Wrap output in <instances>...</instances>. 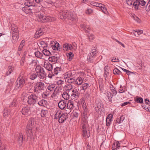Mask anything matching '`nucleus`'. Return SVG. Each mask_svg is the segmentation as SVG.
Returning <instances> with one entry per match:
<instances>
[{"label":"nucleus","instance_id":"f257e3e1","mask_svg":"<svg viewBox=\"0 0 150 150\" xmlns=\"http://www.w3.org/2000/svg\"><path fill=\"white\" fill-rule=\"evenodd\" d=\"M88 115V110L85 107V109H84L83 113L82 114L81 126L82 135L83 137L86 138H88L90 135L89 131H88V126L87 121Z\"/></svg>","mask_w":150,"mask_h":150},{"label":"nucleus","instance_id":"f03ea898","mask_svg":"<svg viewBox=\"0 0 150 150\" xmlns=\"http://www.w3.org/2000/svg\"><path fill=\"white\" fill-rule=\"evenodd\" d=\"M59 15V17L62 20L67 18L74 21L76 19V14L75 13L71 12L67 10H65L60 12Z\"/></svg>","mask_w":150,"mask_h":150},{"label":"nucleus","instance_id":"7ed1b4c3","mask_svg":"<svg viewBox=\"0 0 150 150\" xmlns=\"http://www.w3.org/2000/svg\"><path fill=\"white\" fill-rule=\"evenodd\" d=\"M69 113L67 112L62 113L61 111H57L54 115V119H58L59 122V123H63L68 118Z\"/></svg>","mask_w":150,"mask_h":150},{"label":"nucleus","instance_id":"20e7f679","mask_svg":"<svg viewBox=\"0 0 150 150\" xmlns=\"http://www.w3.org/2000/svg\"><path fill=\"white\" fill-rule=\"evenodd\" d=\"M25 83L24 78L22 75H20L18 78L15 83V89L17 90L21 88Z\"/></svg>","mask_w":150,"mask_h":150},{"label":"nucleus","instance_id":"39448f33","mask_svg":"<svg viewBox=\"0 0 150 150\" xmlns=\"http://www.w3.org/2000/svg\"><path fill=\"white\" fill-rule=\"evenodd\" d=\"M96 103V104L94 106L95 111L99 114H101L104 110L102 102L101 101L97 100Z\"/></svg>","mask_w":150,"mask_h":150},{"label":"nucleus","instance_id":"423d86ee","mask_svg":"<svg viewBox=\"0 0 150 150\" xmlns=\"http://www.w3.org/2000/svg\"><path fill=\"white\" fill-rule=\"evenodd\" d=\"M39 98L35 94H31L28 97L27 103L29 105H34L38 101Z\"/></svg>","mask_w":150,"mask_h":150},{"label":"nucleus","instance_id":"0eeeda50","mask_svg":"<svg viewBox=\"0 0 150 150\" xmlns=\"http://www.w3.org/2000/svg\"><path fill=\"white\" fill-rule=\"evenodd\" d=\"M45 84L42 82H40L36 83L34 87V91L37 93H40L41 90H43Z\"/></svg>","mask_w":150,"mask_h":150},{"label":"nucleus","instance_id":"6e6552de","mask_svg":"<svg viewBox=\"0 0 150 150\" xmlns=\"http://www.w3.org/2000/svg\"><path fill=\"white\" fill-rule=\"evenodd\" d=\"M38 21L42 23L51 22L52 21V19L51 17L44 16L42 14H38Z\"/></svg>","mask_w":150,"mask_h":150},{"label":"nucleus","instance_id":"1a4fd4ad","mask_svg":"<svg viewBox=\"0 0 150 150\" xmlns=\"http://www.w3.org/2000/svg\"><path fill=\"white\" fill-rule=\"evenodd\" d=\"M146 4V2L144 0H136L134 1L133 6L135 9H138L139 6H144Z\"/></svg>","mask_w":150,"mask_h":150},{"label":"nucleus","instance_id":"9d476101","mask_svg":"<svg viewBox=\"0 0 150 150\" xmlns=\"http://www.w3.org/2000/svg\"><path fill=\"white\" fill-rule=\"evenodd\" d=\"M21 112L23 115L26 116H29L31 114L30 108L28 107L23 108L21 111Z\"/></svg>","mask_w":150,"mask_h":150},{"label":"nucleus","instance_id":"9b49d317","mask_svg":"<svg viewBox=\"0 0 150 150\" xmlns=\"http://www.w3.org/2000/svg\"><path fill=\"white\" fill-rule=\"evenodd\" d=\"M37 74L39 78L41 79V80H45L46 78V74L44 70Z\"/></svg>","mask_w":150,"mask_h":150},{"label":"nucleus","instance_id":"f8f14e48","mask_svg":"<svg viewBox=\"0 0 150 150\" xmlns=\"http://www.w3.org/2000/svg\"><path fill=\"white\" fill-rule=\"evenodd\" d=\"M79 96V94L78 91L76 89H74L72 90V93L71 94V97L73 99L77 98Z\"/></svg>","mask_w":150,"mask_h":150},{"label":"nucleus","instance_id":"ddd939ff","mask_svg":"<svg viewBox=\"0 0 150 150\" xmlns=\"http://www.w3.org/2000/svg\"><path fill=\"white\" fill-rule=\"evenodd\" d=\"M44 67L47 70L49 71H51L53 69V65L47 62H45Z\"/></svg>","mask_w":150,"mask_h":150},{"label":"nucleus","instance_id":"4468645a","mask_svg":"<svg viewBox=\"0 0 150 150\" xmlns=\"http://www.w3.org/2000/svg\"><path fill=\"white\" fill-rule=\"evenodd\" d=\"M67 103L64 100H62L58 103V106L61 110L64 109L67 106Z\"/></svg>","mask_w":150,"mask_h":150},{"label":"nucleus","instance_id":"2eb2a0df","mask_svg":"<svg viewBox=\"0 0 150 150\" xmlns=\"http://www.w3.org/2000/svg\"><path fill=\"white\" fill-rule=\"evenodd\" d=\"M80 27L81 29L86 33H89L91 30V28L88 25H86L83 24H81L80 25Z\"/></svg>","mask_w":150,"mask_h":150},{"label":"nucleus","instance_id":"dca6fc26","mask_svg":"<svg viewBox=\"0 0 150 150\" xmlns=\"http://www.w3.org/2000/svg\"><path fill=\"white\" fill-rule=\"evenodd\" d=\"M34 120L33 118H30L29 121L26 128L33 129L34 126Z\"/></svg>","mask_w":150,"mask_h":150},{"label":"nucleus","instance_id":"f3484780","mask_svg":"<svg viewBox=\"0 0 150 150\" xmlns=\"http://www.w3.org/2000/svg\"><path fill=\"white\" fill-rule=\"evenodd\" d=\"M37 103L38 104L40 107H45L47 105V101L44 99H41L40 100H38V101Z\"/></svg>","mask_w":150,"mask_h":150},{"label":"nucleus","instance_id":"a211bd4d","mask_svg":"<svg viewBox=\"0 0 150 150\" xmlns=\"http://www.w3.org/2000/svg\"><path fill=\"white\" fill-rule=\"evenodd\" d=\"M113 115L112 114H109L106 119V125L107 126H109L112 121Z\"/></svg>","mask_w":150,"mask_h":150},{"label":"nucleus","instance_id":"6ab92c4d","mask_svg":"<svg viewBox=\"0 0 150 150\" xmlns=\"http://www.w3.org/2000/svg\"><path fill=\"white\" fill-rule=\"evenodd\" d=\"M63 48L64 51H66L71 50L73 49V47L71 44L66 43L64 44Z\"/></svg>","mask_w":150,"mask_h":150},{"label":"nucleus","instance_id":"aec40b11","mask_svg":"<svg viewBox=\"0 0 150 150\" xmlns=\"http://www.w3.org/2000/svg\"><path fill=\"white\" fill-rule=\"evenodd\" d=\"M48 60L50 62H53L55 63L59 61V57L56 56L50 57L48 58Z\"/></svg>","mask_w":150,"mask_h":150},{"label":"nucleus","instance_id":"412c9836","mask_svg":"<svg viewBox=\"0 0 150 150\" xmlns=\"http://www.w3.org/2000/svg\"><path fill=\"white\" fill-rule=\"evenodd\" d=\"M11 29L12 30V34H19L18 31L17 29V27L14 24L11 25Z\"/></svg>","mask_w":150,"mask_h":150},{"label":"nucleus","instance_id":"4be33fe9","mask_svg":"<svg viewBox=\"0 0 150 150\" xmlns=\"http://www.w3.org/2000/svg\"><path fill=\"white\" fill-rule=\"evenodd\" d=\"M19 37V34H12L11 41L13 43H16Z\"/></svg>","mask_w":150,"mask_h":150},{"label":"nucleus","instance_id":"5701e85b","mask_svg":"<svg viewBox=\"0 0 150 150\" xmlns=\"http://www.w3.org/2000/svg\"><path fill=\"white\" fill-rule=\"evenodd\" d=\"M61 71V68L57 67L54 69L52 72L54 75H57L60 73Z\"/></svg>","mask_w":150,"mask_h":150},{"label":"nucleus","instance_id":"b1692460","mask_svg":"<svg viewBox=\"0 0 150 150\" xmlns=\"http://www.w3.org/2000/svg\"><path fill=\"white\" fill-rule=\"evenodd\" d=\"M23 138L22 134L21 133L19 134L18 138V143L19 146H21L22 144Z\"/></svg>","mask_w":150,"mask_h":150},{"label":"nucleus","instance_id":"393cba45","mask_svg":"<svg viewBox=\"0 0 150 150\" xmlns=\"http://www.w3.org/2000/svg\"><path fill=\"white\" fill-rule=\"evenodd\" d=\"M89 86V84L88 83H84L79 88H78L79 91H81V90H85L87 89V88Z\"/></svg>","mask_w":150,"mask_h":150},{"label":"nucleus","instance_id":"a878e982","mask_svg":"<svg viewBox=\"0 0 150 150\" xmlns=\"http://www.w3.org/2000/svg\"><path fill=\"white\" fill-rule=\"evenodd\" d=\"M66 106L67 109L69 110L72 109L74 107L73 101L71 100L69 101Z\"/></svg>","mask_w":150,"mask_h":150},{"label":"nucleus","instance_id":"bb28decb","mask_svg":"<svg viewBox=\"0 0 150 150\" xmlns=\"http://www.w3.org/2000/svg\"><path fill=\"white\" fill-rule=\"evenodd\" d=\"M96 55L92 53H89L87 57V61L88 62H92L93 60Z\"/></svg>","mask_w":150,"mask_h":150},{"label":"nucleus","instance_id":"cd10ccee","mask_svg":"<svg viewBox=\"0 0 150 150\" xmlns=\"http://www.w3.org/2000/svg\"><path fill=\"white\" fill-rule=\"evenodd\" d=\"M32 129L26 128V131L28 137H31L33 135V133L32 131Z\"/></svg>","mask_w":150,"mask_h":150},{"label":"nucleus","instance_id":"c85d7f7f","mask_svg":"<svg viewBox=\"0 0 150 150\" xmlns=\"http://www.w3.org/2000/svg\"><path fill=\"white\" fill-rule=\"evenodd\" d=\"M29 9L30 13H33L37 12V11L36 7L35 4L34 5H33L29 7Z\"/></svg>","mask_w":150,"mask_h":150},{"label":"nucleus","instance_id":"c756f323","mask_svg":"<svg viewBox=\"0 0 150 150\" xmlns=\"http://www.w3.org/2000/svg\"><path fill=\"white\" fill-rule=\"evenodd\" d=\"M83 79L81 77H79L75 80V83L78 85H81L83 82Z\"/></svg>","mask_w":150,"mask_h":150},{"label":"nucleus","instance_id":"7c9ffc66","mask_svg":"<svg viewBox=\"0 0 150 150\" xmlns=\"http://www.w3.org/2000/svg\"><path fill=\"white\" fill-rule=\"evenodd\" d=\"M106 95L108 98V100L112 102V98L113 96V95L110 92L108 91L105 93Z\"/></svg>","mask_w":150,"mask_h":150},{"label":"nucleus","instance_id":"2f4dec72","mask_svg":"<svg viewBox=\"0 0 150 150\" xmlns=\"http://www.w3.org/2000/svg\"><path fill=\"white\" fill-rule=\"evenodd\" d=\"M35 54L36 57L42 59L43 57L42 53L39 51H37L35 52Z\"/></svg>","mask_w":150,"mask_h":150},{"label":"nucleus","instance_id":"473e14b6","mask_svg":"<svg viewBox=\"0 0 150 150\" xmlns=\"http://www.w3.org/2000/svg\"><path fill=\"white\" fill-rule=\"evenodd\" d=\"M39 46L43 48L47 46V44L44 41H40L39 42Z\"/></svg>","mask_w":150,"mask_h":150},{"label":"nucleus","instance_id":"72a5a7b5","mask_svg":"<svg viewBox=\"0 0 150 150\" xmlns=\"http://www.w3.org/2000/svg\"><path fill=\"white\" fill-rule=\"evenodd\" d=\"M35 4L31 0H28L26 1L25 3L24 4L25 6L28 7L29 8L30 6H32L33 5H34Z\"/></svg>","mask_w":150,"mask_h":150},{"label":"nucleus","instance_id":"f704fd0d","mask_svg":"<svg viewBox=\"0 0 150 150\" xmlns=\"http://www.w3.org/2000/svg\"><path fill=\"white\" fill-rule=\"evenodd\" d=\"M22 10L26 14L30 13L29 8L26 6L22 8Z\"/></svg>","mask_w":150,"mask_h":150},{"label":"nucleus","instance_id":"c9c22d12","mask_svg":"<svg viewBox=\"0 0 150 150\" xmlns=\"http://www.w3.org/2000/svg\"><path fill=\"white\" fill-rule=\"evenodd\" d=\"M73 76L72 73L71 71H69L66 73L64 76V78L65 79L69 78Z\"/></svg>","mask_w":150,"mask_h":150},{"label":"nucleus","instance_id":"e433bc0d","mask_svg":"<svg viewBox=\"0 0 150 150\" xmlns=\"http://www.w3.org/2000/svg\"><path fill=\"white\" fill-rule=\"evenodd\" d=\"M135 101L137 103H142L143 102V99L141 97L137 96L135 99Z\"/></svg>","mask_w":150,"mask_h":150},{"label":"nucleus","instance_id":"4c0bfd02","mask_svg":"<svg viewBox=\"0 0 150 150\" xmlns=\"http://www.w3.org/2000/svg\"><path fill=\"white\" fill-rule=\"evenodd\" d=\"M65 90L66 91H69L72 88V86L71 84H67L64 87Z\"/></svg>","mask_w":150,"mask_h":150},{"label":"nucleus","instance_id":"58836bf2","mask_svg":"<svg viewBox=\"0 0 150 150\" xmlns=\"http://www.w3.org/2000/svg\"><path fill=\"white\" fill-rule=\"evenodd\" d=\"M113 72L115 75H122L121 72L117 68L114 69Z\"/></svg>","mask_w":150,"mask_h":150},{"label":"nucleus","instance_id":"ea45409f","mask_svg":"<svg viewBox=\"0 0 150 150\" xmlns=\"http://www.w3.org/2000/svg\"><path fill=\"white\" fill-rule=\"evenodd\" d=\"M44 70V69L43 68H42L40 66H37L35 68V71L37 74L40 72V71H42Z\"/></svg>","mask_w":150,"mask_h":150},{"label":"nucleus","instance_id":"a19ab883","mask_svg":"<svg viewBox=\"0 0 150 150\" xmlns=\"http://www.w3.org/2000/svg\"><path fill=\"white\" fill-rule=\"evenodd\" d=\"M62 97L64 99L68 100L69 97V95L66 92H64L62 94Z\"/></svg>","mask_w":150,"mask_h":150},{"label":"nucleus","instance_id":"79ce46f5","mask_svg":"<svg viewBox=\"0 0 150 150\" xmlns=\"http://www.w3.org/2000/svg\"><path fill=\"white\" fill-rule=\"evenodd\" d=\"M91 4L94 6L100 7L101 5L103 6V4L100 3H97L96 2L91 1Z\"/></svg>","mask_w":150,"mask_h":150},{"label":"nucleus","instance_id":"37998d69","mask_svg":"<svg viewBox=\"0 0 150 150\" xmlns=\"http://www.w3.org/2000/svg\"><path fill=\"white\" fill-rule=\"evenodd\" d=\"M13 69V68L11 66H8L7 69V71L6 72V75L7 76L9 75L11 73Z\"/></svg>","mask_w":150,"mask_h":150},{"label":"nucleus","instance_id":"c03bdc74","mask_svg":"<svg viewBox=\"0 0 150 150\" xmlns=\"http://www.w3.org/2000/svg\"><path fill=\"white\" fill-rule=\"evenodd\" d=\"M42 53L43 54L45 55L49 56L51 54V53L50 52L46 49H44L42 50Z\"/></svg>","mask_w":150,"mask_h":150},{"label":"nucleus","instance_id":"a18cd8bd","mask_svg":"<svg viewBox=\"0 0 150 150\" xmlns=\"http://www.w3.org/2000/svg\"><path fill=\"white\" fill-rule=\"evenodd\" d=\"M37 74L35 73L31 74L30 76V79L32 80H34L37 77Z\"/></svg>","mask_w":150,"mask_h":150},{"label":"nucleus","instance_id":"49530a36","mask_svg":"<svg viewBox=\"0 0 150 150\" xmlns=\"http://www.w3.org/2000/svg\"><path fill=\"white\" fill-rule=\"evenodd\" d=\"M47 113L48 112L47 110H42L40 113L41 117H44L46 116Z\"/></svg>","mask_w":150,"mask_h":150},{"label":"nucleus","instance_id":"de8ad7c7","mask_svg":"<svg viewBox=\"0 0 150 150\" xmlns=\"http://www.w3.org/2000/svg\"><path fill=\"white\" fill-rule=\"evenodd\" d=\"M55 86L54 84H51L48 86L47 89L50 91H53L55 88Z\"/></svg>","mask_w":150,"mask_h":150},{"label":"nucleus","instance_id":"09e8293b","mask_svg":"<svg viewBox=\"0 0 150 150\" xmlns=\"http://www.w3.org/2000/svg\"><path fill=\"white\" fill-rule=\"evenodd\" d=\"M67 56L68 57V59L69 60H71L73 57V54L71 52H69L67 54Z\"/></svg>","mask_w":150,"mask_h":150},{"label":"nucleus","instance_id":"8fccbe9b","mask_svg":"<svg viewBox=\"0 0 150 150\" xmlns=\"http://www.w3.org/2000/svg\"><path fill=\"white\" fill-rule=\"evenodd\" d=\"M10 111L7 108H5L4 110L3 115L4 117H6L9 113Z\"/></svg>","mask_w":150,"mask_h":150},{"label":"nucleus","instance_id":"3c124183","mask_svg":"<svg viewBox=\"0 0 150 150\" xmlns=\"http://www.w3.org/2000/svg\"><path fill=\"white\" fill-rule=\"evenodd\" d=\"M56 42V44L54 45V47L52 48L54 50H58L59 44L57 42Z\"/></svg>","mask_w":150,"mask_h":150},{"label":"nucleus","instance_id":"603ef678","mask_svg":"<svg viewBox=\"0 0 150 150\" xmlns=\"http://www.w3.org/2000/svg\"><path fill=\"white\" fill-rule=\"evenodd\" d=\"M49 93L47 92H44L42 93V98H47L49 96Z\"/></svg>","mask_w":150,"mask_h":150},{"label":"nucleus","instance_id":"864d4df0","mask_svg":"<svg viewBox=\"0 0 150 150\" xmlns=\"http://www.w3.org/2000/svg\"><path fill=\"white\" fill-rule=\"evenodd\" d=\"M101 9L102 11L104 13H106L107 11L106 8L105 7V6L103 4V6L101 5L99 7Z\"/></svg>","mask_w":150,"mask_h":150},{"label":"nucleus","instance_id":"5fc2aeb1","mask_svg":"<svg viewBox=\"0 0 150 150\" xmlns=\"http://www.w3.org/2000/svg\"><path fill=\"white\" fill-rule=\"evenodd\" d=\"M64 80L60 79L58 80L57 81L56 83L57 85L61 86L64 83Z\"/></svg>","mask_w":150,"mask_h":150},{"label":"nucleus","instance_id":"6e6d98bb","mask_svg":"<svg viewBox=\"0 0 150 150\" xmlns=\"http://www.w3.org/2000/svg\"><path fill=\"white\" fill-rule=\"evenodd\" d=\"M16 102L17 99L16 98L14 99L11 103L10 106L11 107L16 106Z\"/></svg>","mask_w":150,"mask_h":150},{"label":"nucleus","instance_id":"4d7b16f0","mask_svg":"<svg viewBox=\"0 0 150 150\" xmlns=\"http://www.w3.org/2000/svg\"><path fill=\"white\" fill-rule=\"evenodd\" d=\"M67 81L68 83H71L75 82V79L73 78H69L67 80Z\"/></svg>","mask_w":150,"mask_h":150},{"label":"nucleus","instance_id":"13d9d810","mask_svg":"<svg viewBox=\"0 0 150 150\" xmlns=\"http://www.w3.org/2000/svg\"><path fill=\"white\" fill-rule=\"evenodd\" d=\"M133 0H126V2L127 4L129 6H130L133 5V3L134 2L133 1Z\"/></svg>","mask_w":150,"mask_h":150},{"label":"nucleus","instance_id":"bf43d9fd","mask_svg":"<svg viewBox=\"0 0 150 150\" xmlns=\"http://www.w3.org/2000/svg\"><path fill=\"white\" fill-rule=\"evenodd\" d=\"M146 10L147 12L150 11V3L149 2H148L146 6Z\"/></svg>","mask_w":150,"mask_h":150},{"label":"nucleus","instance_id":"052dcab7","mask_svg":"<svg viewBox=\"0 0 150 150\" xmlns=\"http://www.w3.org/2000/svg\"><path fill=\"white\" fill-rule=\"evenodd\" d=\"M40 34L39 31L37 30L35 35L34 37L36 38H38L40 36L42 35H40Z\"/></svg>","mask_w":150,"mask_h":150},{"label":"nucleus","instance_id":"680f3d73","mask_svg":"<svg viewBox=\"0 0 150 150\" xmlns=\"http://www.w3.org/2000/svg\"><path fill=\"white\" fill-rule=\"evenodd\" d=\"M88 39L90 41L92 40L94 38V36L93 35L90 34L88 35Z\"/></svg>","mask_w":150,"mask_h":150},{"label":"nucleus","instance_id":"e2e57ef3","mask_svg":"<svg viewBox=\"0 0 150 150\" xmlns=\"http://www.w3.org/2000/svg\"><path fill=\"white\" fill-rule=\"evenodd\" d=\"M93 10L91 9H88L86 11V13L90 15L93 12Z\"/></svg>","mask_w":150,"mask_h":150},{"label":"nucleus","instance_id":"0e129e2a","mask_svg":"<svg viewBox=\"0 0 150 150\" xmlns=\"http://www.w3.org/2000/svg\"><path fill=\"white\" fill-rule=\"evenodd\" d=\"M96 49L95 47H94L93 48V49H92L91 50V52L90 53H92V54L96 55Z\"/></svg>","mask_w":150,"mask_h":150},{"label":"nucleus","instance_id":"69168bd1","mask_svg":"<svg viewBox=\"0 0 150 150\" xmlns=\"http://www.w3.org/2000/svg\"><path fill=\"white\" fill-rule=\"evenodd\" d=\"M114 143L115 144L116 148L117 149V150L118 148L120 147V143L118 142H115Z\"/></svg>","mask_w":150,"mask_h":150},{"label":"nucleus","instance_id":"338daca9","mask_svg":"<svg viewBox=\"0 0 150 150\" xmlns=\"http://www.w3.org/2000/svg\"><path fill=\"white\" fill-rule=\"evenodd\" d=\"M127 148L126 146H122L118 148L117 150H127Z\"/></svg>","mask_w":150,"mask_h":150},{"label":"nucleus","instance_id":"774afa93","mask_svg":"<svg viewBox=\"0 0 150 150\" xmlns=\"http://www.w3.org/2000/svg\"><path fill=\"white\" fill-rule=\"evenodd\" d=\"M133 19L137 21V22L140 23V20L139 19L137 16H133Z\"/></svg>","mask_w":150,"mask_h":150}]
</instances>
